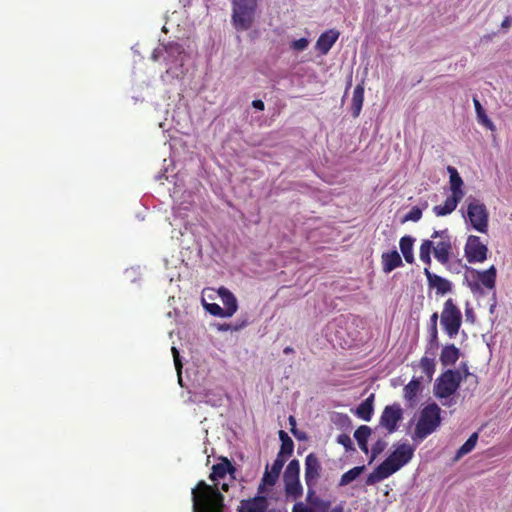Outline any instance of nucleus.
Instances as JSON below:
<instances>
[{
    "label": "nucleus",
    "instance_id": "nucleus-1",
    "mask_svg": "<svg viewBox=\"0 0 512 512\" xmlns=\"http://www.w3.org/2000/svg\"><path fill=\"white\" fill-rule=\"evenodd\" d=\"M235 467L231 461L223 457L221 461L212 467L209 479L213 485L205 481H199L192 489L193 512H224V496L219 490V481L226 475L233 474Z\"/></svg>",
    "mask_w": 512,
    "mask_h": 512
},
{
    "label": "nucleus",
    "instance_id": "nucleus-2",
    "mask_svg": "<svg viewBox=\"0 0 512 512\" xmlns=\"http://www.w3.org/2000/svg\"><path fill=\"white\" fill-rule=\"evenodd\" d=\"M413 454L414 448L410 444H400L389 457L376 468L375 472L369 475L367 483L373 484L388 478L406 465L412 459Z\"/></svg>",
    "mask_w": 512,
    "mask_h": 512
},
{
    "label": "nucleus",
    "instance_id": "nucleus-3",
    "mask_svg": "<svg viewBox=\"0 0 512 512\" xmlns=\"http://www.w3.org/2000/svg\"><path fill=\"white\" fill-rule=\"evenodd\" d=\"M258 8V0H232L231 20L237 31L249 30Z\"/></svg>",
    "mask_w": 512,
    "mask_h": 512
},
{
    "label": "nucleus",
    "instance_id": "nucleus-4",
    "mask_svg": "<svg viewBox=\"0 0 512 512\" xmlns=\"http://www.w3.org/2000/svg\"><path fill=\"white\" fill-rule=\"evenodd\" d=\"M441 409L436 403L426 405L419 415L414 430V438L423 440L432 434L441 424Z\"/></svg>",
    "mask_w": 512,
    "mask_h": 512
},
{
    "label": "nucleus",
    "instance_id": "nucleus-5",
    "mask_svg": "<svg viewBox=\"0 0 512 512\" xmlns=\"http://www.w3.org/2000/svg\"><path fill=\"white\" fill-rule=\"evenodd\" d=\"M461 382L462 375L460 371L448 369L436 380L434 395L440 399H447L457 391Z\"/></svg>",
    "mask_w": 512,
    "mask_h": 512
},
{
    "label": "nucleus",
    "instance_id": "nucleus-6",
    "mask_svg": "<svg viewBox=\"0 0 512 512\" xmlns=\"http://www.w3.org/2000/svg\"><path fill=\"white\" fill-rule=\"evenodd\" d=\"M441 325L450 338L455 337L462 323V313L451 298L447 299L441 313Z\"/></svg>",
    "mask_w": 512,
    "mask_h": 512
},
{
    "label": "nucleus",
    "instance_id": "nucleus-7",
    "mask_svg": "<svg viewBox=\"0 0 512 512\" xmlns=\"http://www.w3.org/2000/svg\"><path fill=\"white\" fill-rule=\"evenodd\" d=\"M468 286L472 293H483L482 287L489 290L495 288L497 271L495 266H490L487 270L478 271L476 269L469 270Z\"/></svg>",
    "mask_w": 512,
    "mask_h": 512
},
{
    "label": "nucleus",
    "instance_id": "nucleus-8",
    "mask_svg": "<svg viewBox=\"0 0 512 512\" xmlns=\"http://www.w3.org/2000/svg\"><path fill=\"white\" fill-rule=\"evenodd\" d=\"M467 218L473 229L487 233L489 213L484 203L473 198L467 205Z\"/></svg>",
    "mask_w": 512,
    "mask_h": 512
},
{
    "label": "nucleus",
    "instance_id": "nucleus-9",
    "mask_svg": "<svg viewBox=\"0 0 512 512\" xmlns=\"http://www.w3.org/2000/svg\"><path fill=\"white\" fill-rule=\"evenodd\" d=\"M431 238H440V241L437 242L436 246L433 245L434 257L441 264H447L450 260V255L452 252L451 236L448 229L446 228L443 230L434 231L431 235Z\"/></svg>",
    "mask_w": 512,
    "mask_h": 512
},
{
    "label": "nucleus",
    "instance_id": "nucleus-10",
    "mask_svg": "<svg viewBox=\"0 0 512 512\" xmlns=\"http://www.w3.org/2000/svg\"><path fill=\"white\" fill-rule=\"evenodd\" d=\"M465 257L469 263H482L487 259L488 248L480 237L470 235L464 247Z\"/></svg>",
    "mask_w": 512,
    "mask_h": 512
},
{
    "label": "nucleus",
    "instance_id": "nucleus-11",
    "mask_svg": "<svg viewBox=\"0 0 512 512\" xmlns=\"http://www.w3.org/2000/svg\"><path fill=\"white\" fill-rule=\"evenodd\" d=\"M402 417L403 410L399 404L388 405L381 414L380 425L383 426L388 433H393L397 430L398 423Z\"/></svg>",
    "mask_w": 512,
    "mask_h": 512
},
{
    "label": "nucleus",
    "instance_id": "nucleus-12",
    "mask_svg": "<svg viewBox=\"0 0 512 512\" xmlns=\"http://www.w3.org/2000/svg\"><path fill=\"white\" fill-rule=\"evenodd\" d=\"M322 466L315 453H309L305 458L304 478L306 485H316L321 476Z\"/></svg>",
    "mask_w": 512,
    "mask_h": 512
},
{
    "label": "nucleus",
    "instance_id": "nucleus-13",
    "mask_svg": "<svg viewBox=\"0 0 512 512\" xmlns=\"http://www.w3.org/2000/svg\"><path fill=\"white\" fill-rule=\"evenodd\" d=\"M268 500L263 495H257L253 498L241 500L238 506V512H266Z\"/></svg>",
    "mask_w": 512,
    "mask_h": 512
},
{
    "label": "nucleus",
    "instance_id": "nucleus-14",
    "mask_svg": "<svg viewBox=\"0 0 512 512\" xmlns=\"http://www.w3.org/2000/svg\"><path fill=\"white\" fill-rule=\"evenodd\" d=\"M340 36V32L336 29H330L323 32L316 41L315 48L320 54L326 55Z\"/></svg>",
    "mask_w": 512,
    "mask_h": 512
},
{
    "label": "nucleus",
    "instance_id": "nucleus-15",
    "mask_svg": "<svg viewBox=\"0 0 512 512\" xmlns=\"http://www.w3.org/2000/svg\"><path fill=\"white\" fill-rule=\"evenodd\" d=\"M424 274L430 288H435L437 294L444 295L451 291L452 284L449 280L432 273L428 267L424 268Z\"/></svg>",
    "mask_w": 512,
    "mask_h": 512
},
{
    "label": "nucleus",
    "instance_id": "nucleus-16",
    "mask_svg": "<svg viewBox=\"0 0 512 512\" xmlns=\"http://www.w3.org/2000/svg\"><path fill=\"white\" fill-rule=\"evenodd\" d=\"M219 297L221 298L223 305L225 306L224 310L228 317L233 316L238 310V301L235 295L226 287H220L217 290Z\"/></svg>",
    "mask_w": 512,
    "mask_h": 512
},
{
    "label": "nucleus",
    "instance_id": "nucleus-17",
    "mask_svg": "<svg viewBox=\"0 0 512 512\" xmlns=\"http://www.w3.org/2000/svg\"><path fill=\"white\" fill-rule=\"evenodd\" d=\"M381 263L382 270L386 274L403 265L402 258L396 250L383 253L381 255Z\"/></svg>",
    "mask_w": 512,
    "mask_h": 512
},
{
    "label": "nucleus",
    "instance_id": "nucleus-18",
    "mask_svg": "<svg viewBox=\"0 0 512 512\" xmlns=\"http://www.w3.org/2000/svg\"><path fill=\"white\" fill-rule=\"evenodd\" d=\"M447 171L449 172V175H450L449 182H450V190L452 192L451 195L462 200V198L464 197V191H463L464 182H463L461 176L459 175L457 169L453 166H448Z\"/></svg>",
    "mask_w": 512,
    "mask_h": 512
},
{
    "label": "nucleus",
    "instance_id": "nucleus-19",
    "mask_svg": "<svg viewBox=\"0 0 512 512\" xmlns=\"http://www.w3.org/2000/svg\"><path fill=\"white\" fill-rule=\"evenodd\" d=\"M374 398L375 395L370 394L363 402L356 408L355 415L364 420L370 421L374 412Z\"/></svg>",
    "mask_w": 512,
    "mask_h": 512
},
{
    "label": "nucleus",
    "instance_id": "nucleus-20",
    "mask_svg": "<svg viewBox=\"0 0 512 512\" xmlns=\"http://www.w3.org/2000/svg\"><path fill=\"white\" fill-rule=\"evenodd\" d=\"M364 101V83H359L356 85L353 91L352 101H351V111L352 116L354 118L358 117Z\"/></svg>",
    "mask_w": 512,
    "mask_h": 512
},
{
    "label": "nucleus",
    "instance_id": "nucleus-21",
    "mask_svg": "<svg viewBox=\"0 0 512 512\" xmlns=\"http://www.w3.org/2000/svg\"><path fill=\"white\" fill-rule=\"evenodd\" d=\"M459 356L460 351L454 344L446 345L441 351L440 361L443 366L454 365L459 359Z\"/></svg>",
    "mask_w": 512,
    "mask_h": 512
},
{
    "label": "nucleus",
    "instance_id": "nucleus-22",
    "mask_svg": "<svg viewBox=\"0 0 512 512\" xmlns=\"http://www.w3.org/2000/svg\"><path fill=\"white\" fill-rule=\"evenodd\" d=\"M284 490L287 498L299 499L303 494V487L300 479H284Z\"/></svg>",
    "mask_w": 512,
    "mask_h": 512
},
{
    "label": "nucleus",
    "instance_id": "nucleus-23",
    "mask_svg": "<svg viewBox=\"0 0 512 512\" xmlns=\"http://www.w3.org/2000/svg\"><path fill=\"white\" fill-rule=\"evenodd\" d=\"M461 199L455 196H449L446 198L443 205H436L433 207V212L436 216H446L451 214L457 207Z\"/></svg>",
    "mask_w": 512,
    "mask_h": 512
},
{
    "label": "nucleus",
    "instance_id": "nucleus-24",
    "mask_svg": "<svg viewBox=\"0 0 512 512\" xmlns=\"http://www.w3.org/2000/svg\"><path fill=\"white\" fill-rule=\"evenodd\" d=\"M414 241L415 240L413 237L406 235V236H403L399 242L401 253L403 254L405 261L409 264H412L414 262V254H413Z\"/></svg>",
    "mask_w": 512,
    "mask_h": 512
},
{
    "label": "nucleus",
    "instance_id": "nucleus-25",
    "mask_svg": "<svg viewBox=\"0 0 512 512\" xmlns=\"http://www.w3.org/2000/svg\"><path fill=\"white\" fill-rule=\"evenodd\" d=\"M428 353H429V351L427 350L425 353V356H423L421 358L420 367H421L423 373L426 375L427 379L429 381H431L433 378V375L435 373V367H436L435 353L432 352L430 357L427 356Z\"/></svg>",
    "mask_w": 512,
    "mask_h": 512
},
{
    "label": "nucleus",
    "instance_id": "nucleus-26",
    "mask_svg": "<svg viewBox=\"0 0 512 512\" xmlns=\"http://www.w3.org/2000/svg\"><path fill=\"white\" fill-rule=\"evenodd\" d=\"M279 438L281 440V447L277 455L286 459V457L293 453L294 442L284 430L279 431Z\"/></svg>",
    "mask_w": 512,
    "mask_h": 512
},
{
    "label": "nucleus",
    "instance_id": "nucleus-27",
    "mask_svg": "<svg viewBox=\"0 0 512 512\" xmlns=\"http://www.w3.org/2000/svg\"><path fill=\"white\" fill-rule=\"evenodd\" d=\"M473 103H474V107H475V111H476V114H477V118H478V121L483 125L485 126L486 128H488L489 130L493 131L495 130V125L493 124V122L488 118L484 108L482 107L480 101L476 98L473 99Z\"/></svg>",
    "mask_w": 512,
    "mask_h": 512
},
{
    "label": "nucleus",
    "instance_id": "nucleus-28",
    "mask_svg": "<svg viewBox=\"0 0 512 512\" xmlns=\"http://www.w3.org/2000/svg\"><path fill=\"white\" fill-rule=\"evenodd\" d=\"M364 469V466H357L345 472L340 478L339 486H346L356 480Z\"/></svg>",
    "mask_w": 512,
    "mask_h": 512
},
{
    "label": "nucleus",
    "instance_id": "nucleus-29",
    "mask_svg": "<svg viewBox=\"0 0 512 512\" xmlns=\"http://www.w3.org/2000/svg\"><path fill=\"white\" fill-rule=\"evenodd\" d=\"M478 441V433L475 432L470 435V437L466 440V442L458 449L456 453V459L463 457L464 455L470 453L476 446Z\"/></svg>",
    "mask_w": 512,
    "mask_h": 512
},
{
    "label": "nucleus",
    "instance_id": "nucleus-30",
    "mask_svg": "<svg viewBox=\"0 0 512 512\" xmlns=\"http://www.w3.org/2000/svg\"><path fill=\"white\" fill-rule=\"evenodd\" d=\"M420 388V381L418 379H412L403 389L404 398L408 401H414Z\"/></svg>",
    "mask_w": 512,
    "mask_h": 512
},
{
    "label": "nucleus",
    "instance_id": "nucleus-31",
    "mask_svg": "<svg viewBox=\"0 0 512 512\" xmlns=\"http://www.w3.org/2000/svg\"><path fill=\"white\" fill-rule=\"evenodd\" d=\"M163 50L168 54L171 62L176 61L178 57L184 53V48L182 45L176 42H170L163 46Z\"/></svg>",
    "mask_w": 512,
    "mask_h": 512
},
{
    "label": "nucleus",
    "instance_id": "nucleus-32",
    "mask_svg": "<svg viewBox=\"0 0 512 512\" xmlns=\"http://www.w3.org/2000/svg\"><path fill=\"white\" fill-rule=\"evenodd\" d=\"M299 475H300V462L297 459H293L288 463V465L284 471L283 480L284 479H299Z\"/></svg>",
    "mask_w": 512,
    "mask_h": 512
},
{
    "label": "nucleus",
    "instance_id": "nucleus-33",
    "mask_svg": "<svg viewBox=\"0 0 512 512\" xmlns=\"http://www.w3.org/2000/svg\"><path fill=\"white\" fill-rule=\"evenodd\" d=\"M433 249V242L431 240H424L420 246L419 257L426 265L431 264V250Z\"/></svg>",
    "mask_w": 512,
    "mask_h": 512
},
{
    "label": "nucleus",
    "instance_id": "nucleus-34",
    "mask_svg": "<svg viewBox=\"0 0 512 512\" xmlns=\"http://www.w3.org/2000/svg\"><path fill=\"white\" fill-rule=\"evenodd\" d=\"M202 305L205 308V310L210 313L213 316L220 317V318H228L226 315V312L224 308H221L216 303H208L205 301L204 298H202Z\"/></svg>",
    "mask_w": 512,
    "mask_h": 512
},
{
    "label": "nucleus",
    "instance_id": "nucleus-35",
    "mask_svg": "<svg viewBox=\"0 0 512 512\" xmlns=\"http://www.w3.org/2000/svg\"><path fill=\"white\" fill-rule=\"evenodd\" d=\"M279 476L274 475L271 471L268 470V465L266 466L265 473L262 477L261 484L258 487V493L262 494L265 492L264 486L269 485L273 486L277 482Z\"/></svg>",
    "mask_w": 512,
    "mask_h": 512
},
{
    "label": "nucleus",
    "instance_id": "nucleus-36",
    "mask_svg": "<svg viewBox=\"0 0 512 512\" xmlns=\"http://www.w3.org/2000/svg\"><path fill=\"white\" fill-rule=\"evenodd\" d=\"M371 433H372V430L369 426L361 425L355 430L354 438L356 439L357 443L367 442Z\"/></svg>",
    "mask_w": 512,
    "mask_h": 512
},
{
    "label": "nucleus",
    "instance_id": "nucleus-37",
    "mask_svg": "<svg viewBox=\"0 0 512 512\" xmlns=\"http://www.w3.org/2000/svg\"><path fill=\"white\" fill-rule=\"evenodd\" d=\"M330 507L331 502L328 500H323L320 497L315 500L313 505H311V508L314 510V512H327Z\"/></svg>",
    "mask_w": 512,
    "mask_h": 512
},
{
    "label": "nucleus",
    "instance_id": "nucleus-38",
    "mask_svg": "<svg viewBox=\"0 0 512 512\" xmlns=\"http://www.w3.org/2000/svg\"><path fill=\"white\" fill-rule=\"evenodd\" d=\"M429 334H430V340H429V349L437 350L439 347L438 342V330L437 327H429Z\"/></svg>",
    "mask_w": 512,
    "mask_h": 512
},
{
    "label": "nucleus",
    "instance_id": "nucleus-39",
    "mask_svg": "<svg viewBox=\"0 0 512 512\" xmlns=\"http://www.w3.org/2000/svg\"><path fill=\"white\" fill-rule=\"evenodd\" d=\"M387 446L386 441L379 439L376 441V443L372 446L371 449V460L375 459L379 454H381Z\"/></svg>",
    "mask_w": 512,
    "mask_h": 512
},
{
    "label": "nucleus",
    "instance_id": "nucleus-40",
    "mask_svg": "<svg viewBox=\"0 0 512 512\" xmlns=\"http://www.w3.org/2000/svg\"><path fill=\"white\" fill-rule=\"evenodd\" d=\"M422 217V210L418 206H414L405 216V221L417 222Z\"/></svg>",
    "mask_w": 512,
    "mask_h": 512
},
{
    "label": "nucleus",
    "instance_id": "nucleus-41",
    "mask_svg": "<svg viewBox=\"0 0 512 512\" xmlns=\"http://www.w3.org/2000/svg\"><path fill=\"white\" fill-rule=\"evenodd\" d=\"M285 462L286 459L284 457H280L277 455L269 471H271L274 475L279 476Z\"/></svg>",
    "mask_w": 512,
    "mask_h": 512
},
{
    "label": "nucleus",
    "instance_id": "nucleus-42",
    "mask_svg": "<svg viewBox=\"0 0 512 512\" xmlns=\"http://www.w3.org/2000/svg\"><path fill=\"white\" fill-rule=\"evenodd\" d=\"M309 45V40L307 38H300L291 43V48L295 51H303Z\"/></svg>",
    "mask_w": 512,
    "mask_h": 512
},
{
    "label": "nucleus",
    "instance_id": "nucleus-43",
    "mask_svg": "<svg viewBox=\"0 0 512 512\" xmlns=\"http://www.w3.org/2000/svg\"><path fill=\"white\" fill-rule=\"evenodd\" d=\"M337 443H339L342 446H344L346 450H352L353 449L351 438L347 434L343 433V434L338 435Z\"/></svg>",
    "mask_w": 512,
    "mask_h": 512
},
{
    "label": "nucleus",
    "instance_id": "nucleus-44",
    "mask_svg": "<svg viewBox=\"0 0 512 512\" xmlns=\"http://www.w3.org/2000/svg\"><path fill=\"white\" fill-rule=\"evenodd\" d=\"M316 485H307V495H306V501L311 506L315 502L316 499L319 497L316 495V492L314 490V487Z\"/></svg>",
    "mask_w": 512,
    "mask_h": 512
},
{
    "label": "nucleus",
    "instance_id": "nucleus-45",
    "mask_svg": "<svg viewBox=\"0 0 512 512\" xmlns=\"http://www.w3.org/2000/svg\"><path fill=\"white\" fill-rule=\"evenodd\" d=\"M172 354H173V358H174V363H175V367L178 371V374L180 375L181 374V369H182V363H181V360H180V355H179V352L178 350L175 348V347H172ZM179 380L181 381V377L179 376Z\"/></svg>",
    "mask_w": 512,
    "mask_h": 512
},
{
    "label": "nucleus",
    "instance_id": "nucleus-46",
    "mask_svg": "<svg viewBox=\"0 0 512 512\" xmlns=\"http://www.w3.org/2000/svg\"><path fill=\"white\" fill-rule=\"evenodd\" d=\"M458 371H460V373L462 375V380L466 379L468 377H473L475 380V383H477V376L469 372V369H468V366L466 363H462L460 365V369Z\"/></svg>",
    "mask_w": 512,
    "mask_h": 512
},
{
    "label": "nucleus",
    "instance_id": "nucleus-47",
    "mask_svg": "<svg viewBox=\"0 0 512 512\" xmlns=\"http://www.w3.org/2000/svg\"><path fill=\"white\" fill-rule=\"evenodd\" d=\"M292 512H314V510L311 506L308 507L303 502H297L294 504Z\"/></svg>",
    "mask_w": 512,
    "mask_h": 512
},
{
    "label": "nucleus",
    "instance_id": "nucleus-48",
    "mask_svg": "<svg viewBox=\"0 0 512 512\" xmlns=\"http://www.w3.org/2000/svg\"><path fill=\"white\" fill-rule=\"evenodd\" d=\"M247 325V322L246 321H243L241 324L235 326V327H232L231 325L229 324H222L219 326V330L220 331H228V330H239V329H242L244 328L245 326Z\"/></svg>",
    "mask_w": 512,
    "mask_h": 512
},
{
    "label": "nucleus",
    "instance_id": "nucleus-49",
    "mask_svg": "<svg viewBox=\"0 0 512 512\" xmlns=\"http://www.w3.org/2000/svg\"><path fill=\"white\" fill-rule=\"evenodd\" d=\"M289 422H290V425H291V432H292V434L295 437L301 439V436L298 434V432L296 430V420H295V418L293 416L289 417Z\"/></svg>",
    "mask_w": 512,
    "mask_h": 512
},
{
    "label": "nucleus",
    "instance_id": "nucleus-50",
    "mask_svg": "<svg viewBox=\"0 0 512 512\" xmlns=\"http://www.w3.org/2000/svg\"><path fill=\"white\" fill-rule=\"evenodd\" d=\"M511 25H512V17L506 16L501 23V27L504 29H508L511 27Z\"/></svg>",
    "mask_w": 512,
    "mask_h": 512
},
{
    "label": "nucleus",
    "instance_id": "nucleus-51",
    "mask_svg": "<svg viewBox=\"0 0 512 512\" xmlns=\"http://www.w3.org/2000/svg\"><path fill=\"white\" fill-rule=\"evenodd\" d=\"M252 106L254 108L258 109V110H264V107H265L264 102L262 100H259V99L254 100L252 102Z\"/></svg>",
    "mask_w": 512,
    "mask_h": 512
},
{
    "label": "nucleus",
    "instance_id": "nucleus-52",
    "mask_svg": "<svg viewBox=\"0 0 512 512\" xmlns=\"http://www.w3.org/2000/svg\"><path fill=\"white\" fill-rule=\"evenodd\" d=\"M437 321H438V313L435 312L430 317V326L429 327H437Z\"/></svg>",
    "mask_w": 512,
    "mask_h": 512
},
{
    "label": "nucleus",
    "instance_id": "nucleus-53",
    "mask_svg": "<svg viewBox=\"0 0 512 512\" xmlns=\"http://www.w3.org/2000/svg\"><path fill=\"white\" fill-rule=\"evenodd\" d=\"M327 512H344V502H341L332 509L329 508Z\"/></svg>",
    "mask_w": 512,
    "mask_h": 512
},
{
    "label": "nucleus",
    "instance_id": "nucleus-54",
    "mask_svg": "<svg viewBox=\"0 0 512 512\" xmlns=\"http://www.w3.org/2000/svg\"><path fill=\"white\" fill-rule=\"evenodd\" d=\"M163 51V48L155 49L154 52L152 53V59L155 61L158 60V58L162 55Z\"/></svg>",
    "mask_w": 512,
    "mask_h": 512
},
{
    "label": "nucleus",
    "instance_id": "nucleus-55",
    "mask_svg": "<svg viewBox=\"0 0 512 512\" xmlns=\"http://www.w3.org/2000/svg\"><path fill=\"white\" fill-rule=\"evenodd\" d=\"M358 446H359V448H360V449H361L365 454H367V453L369 452L367 442H359V443H358Z\"/></svg>",
    "mask_w": 512,
    "mask_h": 512
},
{
    "label": "nucleus",
    "instance_id": "nucleus-56",
    "mask_svg": "<svg viewBox=\"0 0 512 512\" xmlns=\"http://www.w3.org/2000/svg\"><path fill=\"white\" fill-rule=\"evenodd\" d=\"M465 314H466L467 320L471 319V321L473 322V320H474L473 311L471 309H466Z\"/></svg>",
    "mask_w": 512,
    "mask_h": 512
},
{
    "label": "nucleus",
    "instance_id": "nucleus-57",
    "mask_svg": "<svg viewBox=\"0 0 512 512\" xmlns=\"http://www.w3.org/2000/svg\"><path fill=\"white\" fill-rule=\"evenodd\" d=\"M283 352L285 354H290V353L294 352V349L292 347H290V346H287V347L284 348Z\"/></svg>",
    "mask_w": 512,
    "mask_h": 512
},
{
    "label": "nucleus",
    "instance_id": "nucleus-58",
    "mask_svg": "<svg viewBox=\"0 0 512 512\" xmlns=\"http://www.w3.org/2000/svg\"><path fill=\"white\" fill-rule=\"evenodd\" d=\"M266 512H287V511L286 510H282V509H277V508H272V509H268L267 508Z\"/></svg>",
    "mask_w": 512,
    "mask_h": 512
},
{
    "label": "nucleus",
    "instance_id": "nucleus-59",
    "mask_svg": "<svg viewBox=\"0 0 512 512\" xmlns=\"http://www.w3.org/2000/svg\"><path fill=\"white\" fill-rule=\"evenodd\" d=\"M228 488H229V485L227 483H222L221 484V490L226 492V491H228Z\"/></svg>",
    "mask_w": 512,
    "mask_h": 512
}]
</instances>
